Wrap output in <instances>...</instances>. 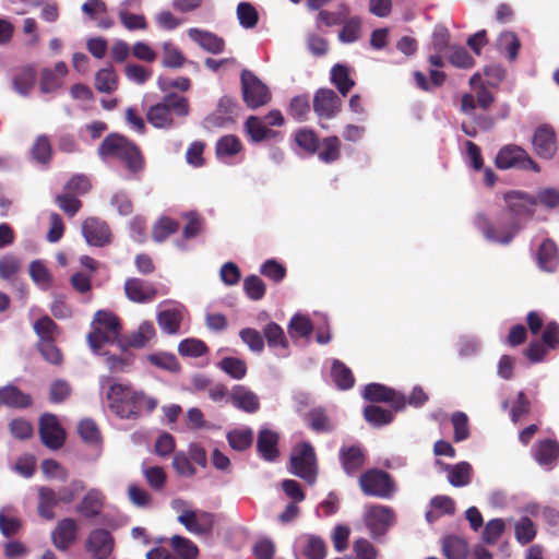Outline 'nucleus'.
I'll use <instances>...</instances> for the list:
<instances>
[{"instance_id": "obj_57", "label": "nucleus", "mask_w": 559, "mask_h": 559, "mask_svg": "<svg viewBox=\"0 0 559 559\" xmlns=\"http://www.w3.org/2000/svg\"><path fill=\"white\" fill-rule=\"evenodd\" d=\"M348 11L346 8L332 12L326 10H321L317 16V27L320 28L321 25L326 27L341 25L347 19Z\"/></svg>"}, {"instance_id": "obj_64", "label": "nucleus", "mask_w": 559, "mask_h": 559, "mask_svg": "<svg viewBox=\"0 0 559 559\" xmlns=\"http://www.w3.org/2000/svg\"><path fill=\"white\" fill-rule=\"evenodd\" d=\"M56 203L70 217H73L82 207V202L76 195L67 191L56 197Z\"/></svg>"}, {"instance_id": "obj_54", "label": "nucleus", "mask_w": 559, "mask_h": 559, "mask_svg": "<svg viewBox=\"0 0 559 559\" xmlns=\"http://www.w3.org/2000/svg\"><path fill=\"white\" fill-rule=\"evenodd\" d=\"M206 344L198 338H186L178 345V352L186 357H201L207 353Z\"/></svg>"}, {"instance_id": "obj_32", "label": "nucleus", "mask_w": 559, "mask_h": 559, "mask_svg": "<svg viewBox=\"0 0 559 559\" xmlns=\"http://www.w3.org/2000/svg\"><path fill=\"white\" fill-rule=\"evenodd\" d=\"M342 142L338 136L330 135L320 140V148L316 153L319 160L324 164H333L341 158Z\"/></svg>"}, {"instance_id": "obj_29", "label": "nucleus", "mask_w": 559, "mask_h": 559, "mask_svg": "<svg viewBox=\"0 0 559 559\" xmlns=\"http://www.w3.org/2000/svg\"><path fill=\"white\" fill-rule=\"evenodd\" d=\"M533 456L539 465L551 468L559 459V443L551 439L542 440L535 445Z\"/></svg>"}, {"instance_id": "obj_56", "label": "nucleus", "mask_w": 559, "mask_h": 559, "mask_svg": "<svg viewBox=\"0 0 559 559\" xmlns=\"http://www.w3.org/2000/svg\"><path fill=\"white\" fill-rule=\"evenodd\" d=\"M536 536V528L533 521L523 516L515 524V538L522 545H527L531 543Z\"/></svg>"}, {"instance_id": "obj_63", "label": "nucleus", "mask_w": 559, "mask_h": 559, "mask_svg": "<svg viewBox=\"0 0 559 559\" xmlns=\"http://www.w3.org/2000/svg\"><path fill=\"white\" fill-rule=\"evenodd\" d=\"M185 57L173 44L165 43L163 46V66L167 68H180L183 66Z\"/></svg>"}, {"instance_id": "obj_24", "label": "nucleus", "mask_w": 559, "mask_h": 559, "mask_svg": "<svg viewBox=\"0 0 559 559\" xmlns=\"http://www.w3.org/2000/svg\"><path fill=\"white\" fill-rule=\"evenodd\" d=\"M280 435L271 429H261L257 439V451L266 462H275L280 456Z\"/></svg>"}, {"instance_id": "obj_7", "label": "nucleus", "mask_w": 559, "mask_h": 559, "mask_svg": "<svg viewBox=\"0 0 559 559\" xmlns=\"http://www.w3.org/2000/svg\"><path fill=\"white\" fill-rule=\"evenodd\" d=\"M290 473L309 485L317 481V456L310 442L305 441L294 448L290 455Z\"/></svg>"}, {"instance_id": "obj_51", "label": "nucleus", "mask_w": 559, "mask_h": 559, "mask_svg": "<svg viewBox=\"0 0 559 559\" xmlns=\"http://www.w3.org/2000/svg\"><path fill=\"white\" fill-rule=\"evenodd\" d=\"M263 335L269 347H288V341L285 336L284 330L275 322H270L263 328Z\"/></svg>"}, {"instance_id": "obj_47", "label": "nucleus", "mask_w": 559, "mask_h": 559, "mask_svg": "<svg viewBox=\"0 0 559 559\" xmlns=\"http://www.w3.org/2000/svg\"><path fill=\"white\" fill-rule=\"evenodd\" d=\"M22 269L21 259L12 253L0 258V278L4 281H14Z\"/></svg>"}, {"instance_id": "obj_1", "label": "nucleus", "mask_w": 559, "mask_h": 559, "mask_svg": "<svg viewBox=\"0 0 559 559\" xmlns=\"http://www.w3.org/2000/svg\"><path fill=\"white\" fill-rule=\"evenodd\" d=\"M108 407L121 419H136L143 413H152L158 401L129 384L112 383L107 392Z\"/></svg>"}, {"instance_id": "obj_3", "label": "nucleus", "mask_w": 559, "mask_h": 559, "mask_svg": "<svg viewBox=\"0 0 559 559\" xmlns=\"http://www.w3.org/2000/svg\"><path fill=\"white\" fill-rule=\"evenodd\" d=\"M285 124V118L278 109H272L265 116H249L243 123V132L253 144H278L284 141V133L273 129Z\"/></svg>"}, {"instance_id": "obj_30", "label": "nucleus", "mask_w": 559, "mask_h": 559, "mask_svg": "<svg viewBox=\"0 0 559 559\" xmlns=\"http://www.w3.org/2000/svg\"><path fill=\"white\" fill-rule=\"evenodd\" d=\"M31 395L22 392L15 385H7L0 389V405L14 408H26L32 405Z\"/></svg>"}, {"instance_id": "obj_42", "label": "nucleus", "mask_w": 559, "mask_h": 559, "mask_svg": "<svg viewBox=\"0 0 559 559\" xmlns=\"http://www.w3.org/2000/svg\"><path fill=\"white\" fill-rule=\"evenodd\" d=\"M442 552L447 559H465L468 547L464 539L457 536H448L442 542Z\"/></svg>"}, {"instance_id": "obj_46", "label": "nucleus", "mask_w": 559, "mask_h": 559, "mask_svg": "<svg viewBox=\"0 0 559 559\" xmlns=\"http://www.w3.org/2000/svg\"><path fill=\"white\" fill-rule=\"evenodd\" d=\"M181 320V312L176 309L163 310L157 314L159 328L168 334H176L179 331Z\"/></svg>"}, {"instance_id": "obj_4", "label": "nucleus", "mask_w": 559, "mask_h": 559, "mask_svg": "<svg viewBox=\"0 0 559 559\" xmlns=\"http://www.w3.org/2000/svg\"><path fill=\"white\" fill-rule=\"evenodd\" d=\"M121 330L120 319L112 311L98 310L93 317L91 331L86 336L87 344L94 353H99L106 344H119Z\"/></svg>"}, {"instance_id": "obj_61", "label": "nucleus", "mask_w": 559, "mask_h": 559, "mask_svg": "<svg viewBox=\"0 0 559 559\" xmlns=\"http://www.w3.org/2000/svg\"><path fill=\"white\" fill-rule=\"evenodd\" d=\"M183 218L187 219V224L182 229V238L185 240L195 238L202 230L203 218L197 212L186 213Z\"/></svg>"}, {"instance_id": "obj_5", "label": "nucleus", "mask_w": 559, "mask_h": 559, "mask_svg": "<svg viewBox=\"0 0 559 559\" xmlns=\"http://www.w3.org/2000/svg\"><path fill=\"white\" fill-rule=\"evenodd\" d=\"M173 115L185 118L189 115V102L185 96L167 93L160 103L150 107L147 121L155 128L169 129L174 126Z\"/></svg>"}, {"instance_id": "obj_17", "label": "nucleus", "mask_w": 559, "mask_h": 559, "mask_svg": "<svg viewBox=\"0 0 559 559\" xmlns=\"http://www.w3.org/2000/svg\"><path fill=\"white\" fill-rule=\"evenodd\" d=\"M362 397L373 403H390L395 412L403 411L406 406V397L403 394L380 383L367 384Z\"/></svg>"}, {"instance_id": "obj_8", "label": "nucleus", "mask_w": 559, "mask_h": 559, "mask_svg": "<svg viewBox=\"0 0 559 559\" xmlns=\"http://www.w3.org/2000/svg\"><path fill=\"white\" fill-rule=\"evenodd\" d=\"M359 487L364 495L381 499H390L396 490L392 476L382 469L371 468L359 477Z\"/></svg>"}, {"instance_id": "obj_20", "label": "nucleus", "mask_w": 559, "mask_h": 559, "mask_svg": "<svg viewBox=\"0 0 559 559\" xmlns=\"http://www.w3.org/2000/svg\"><path fill=\"white\" fill-rule=\"evenodd\" d=\"M115 540L104 528L93 530L86 540V549L93 559H108L114 550Z\"/></svg>"}, {"instance_id": "obj_41", "label": "nucleus", "mask_w": 559, "mask_h": 559, "mask_svg": "<svg viewBox=\"0 0 559 559\" xmlns=\"http://www.w3.org/2000/svg\"><path fill=\"white\" fill-rule=\"evenodd\" d=\"M34 331L39 338L38 343L56 342L59 335V326L48 316L39 318L34 323Z\"/></svg>"}, {"instance_id": "obj_44", "label": "nucleus", "mask_w": 559, "mask_h": 559, "mask_svg": "<svg viewBox=\"0 0 559 559\" xmlns=\"http://www.w3.org/2000/svg\"><path fill=\"white\" fill-rule=\"evenodd\" d=\"M171 546L176 559H195L199 555L198 546L187 537L175 535L171 538Z\"/></svg>"}, {"instance_id": "obj_52", "label": "nucleus", "mask_w": 559, "mask_h": 559, "mask_svg": "<svg viewBox=\"0 0 559 559\" xmlns=\"http://www.w3.org/2000/svg\"><path fill=\"white\" fill-rule=\"evenodd\" d=\"M229 445L237 451H245L252 445L253 432L251 429H236L227 433Z\"/></svg>"}, {"instance_id": "obj_55", "label": "nucleus", "mask_w": 559, "mask_h": 559, "mask_svg": "<svg viewBox=\"0 0 559 559\" xmlns=\"http://www.w3.org/2000/svg\"><path fill=\"white\" fill-rule=\"evenodd\" d=\"M237 17L239 24L245 28H253L259 21L258 11L249 2H240L237 5Z\"/></svg>"}, {"instance_id": "obj_21", "label": "nucleus", "mask_w": 559, "mask_h": 559, "mask_svg": "<svg viewBox=\"0 0 559 559\" xmlns=\"http://www.w3.org/2000/svg\"><path fill=\"white\" fill-rule=\"evenodd\" d=\"M366 452L359 444L343 445L338 451V460L347 476H355L366 463Z\"/></svg>"}, {"instance_id": "obj_10", "label": "nucleus", "mask_w": 559, "mask_h": 559, "mask_svg": "<svg viewBox=\"0 0 559 559\" xmlns=\"http://www.w3.org/2000/svg\"><path fill=\"white\" fill-rule=\"evenodd\" d=\"M469 85L473 93H466L461 99V111L469 114L476 107L481 109H488L495 102L492 91L486 86V82H483V75L480 72H475L469 79Z\"/></svg>"}, {"instance_id": "obj_49", "label": "nucleus", "mask_w": 559, "mask_h": 559, "mask_svg": "<svg viewBox=\"0 0 559 559\" xmlns=\"http://www.w3.org/2000/svg\"><path fill=\"white\" fill-rule=\"evenodd\" d=\"M313 332V324L311 320L301 314L294 316L288 324V333L290 337H306L308 338Z\"/></svg>"}, {"instance_id": "obj_23", "label": "nucleus", "mask_w": 559, "mask_h": 559, "mask_svg": "<svg viewBox=\"0 0 559 559\" xmlns=\"http://www.w3.org/2000/svg\"><path fill=\"white\" fill-rule=\"evenodd\" d=\"M78 524L71 518L58 522L51 534L52 544L59 550H68L76 539Z\"/></svg>"}, {"instance_id": "obj_33", "label": "nucleus", "mask_w": 559, "mask_h": 559, "mask_svg": "<svg viewBox=\"0 0 559 559\" xmlns=\"http://www.w3.org/2000/svg\"><path fill=\"white\" fill-rule=\"evenodd\" d=\"M521 46L519 36L512 31L502 32L497 38L498 51L509 61H514L518 58Z\"/></svg>"}, {"instance_id": "obj_50", "label": "nucleus", "mask_w": 559, "mask_h": 559, "mask_svg": "<svg viewBox=\"0 0 559 559\" xmlns=\"http://www.w3.org/2000/svg\"><path fill=\"white\" fill-rule=\"evenodd\" d=\"M218 367L226 372L229 377L236 380H241L247 374L246 362L236 357H224L219 362Z\"/></svg>"}, {"instance_id": "obj_53", "label": "nucleus", "mask_w": 559, "mask_h": 559, "mask_svg": "<svg viewBox=\"0 0 559 559\" xmlns=\"http://www.w3.org/2000/svg\"><path fill=\"white\" fill-rule=\"evenodd\" d=\"M343 27L340 31L338 38L341 41L350 44L355 43L360 38L361 35V21L359 17L354 16L346 19L342 24Z\"/></svg>"}, {"instance_id": "obj_37", "label": "nucleus", "mask_w": 559, "mask_h": 559, "mask_svg": "<svg viewBox=\"0 0 559 559\" xmlns=\"http://www.w3.org/2000/svg\"><path fill=\"white\" fill-rule=\"evenodd\" d=\"M331 377L340 390H349L355 384V378L352 370L341 360H333L331 367Z\"/></svg>"}, {"instance_id": "obj_26", "label": "nucleus", "mask_w": 559, "mask_h": 559, "mask_svg": "<svg viewBox=\"0 0 559 559\" xmlns=\"http://www.w3.org/2000/svg\"><path fill=\"white\" fill-rule=\"evenodd\" d=\"M231 404L246 413H255L260 408L258 395L245 385H235L230 393Z\"/></svg>"}, {"instance_id": "obj_2", "label": "nucleus", "mask_w": 559, "mask_h": 559, "mask_svg": "<svg viewBox=\"0 0 559 559\" xmlns=\"http://www.w3.org/2000/svg\"><path fill=\"white\" fill-rule=\"evenodd\" d=\"M97 153L103 160L120 162L133 178H139L145 168V157L140 147L118 133L108 134L98 146Z\"/></svg>"}, {"instance_id": "obj_11", "label": "nucleus", "mask_w": 559, "mask_h": 559, "mask_svg": "<svg viewBox=\"0 0 559 559\" xmlns=\"http://www.w3.org/2000/svg\"><path fill=\"white\" fill-rule=\"evenodd\" d=\"M506 210L502 211L508 217L516 219L520 224L522 218H531L535 213L537 200L534 195L523 191L512 190L504 193Z\"/></svg>"}, {"instance_id": "obj_9", "label": "nucleus", "mask_w": 559, "mask_h": 559, "mask_svg": "<svg viewBox=\"0 0 559 559\" xmlns=\"http://www.w3.org/2000/svg\"><path fill=\"white\" fill-rule=\"evenodd\" d=\"M495 164L497 168L506 170L510 168H520L539 173V165L530 156V154L521 146L515 144H507L497 153Z\"/></svg>"}, {"instance_id": "obj_39", "label": "nucleus", "mask_w": 559, "mask_h": 559, "mask_svg": "<svg viewBox=\"0 0 559 559\" xmlns=\"http://www.w3.org/2000/svg\"><path fill=\"white\" fill-rule=\"evenodd\" d=\"M39 502L38 513L46 520L55 518L53 508L59 503L57 492L48 487H40L38 490Z\"/></svg>"}, {"instance_id": "obj_14", "label": "nucleus", "mask_w": 559, "mask_h": 559, "mask_svg": "<svg viewBox=\"0 0 559 559\" xmlns=\"http://www.w3.org/2000/svg\"><path fill=\"white\" fill-rule=\"evenodd\" d=\"M395 521V513L388 506H371L365 515V523L373 538L385 535Z\"/></svg>"}, {"instance_id": "obj_58", "label": "nucleus", "mask_w": 559, "mask_h": 559, "mask_svg": "<svg viewBox=\"0 0 559 559\" xmlns=\"http://www.w3.org/2000/svg\"><path fill=\"white\" fill-rule=\"evenodd\" d=\"M304 555L307 559H324L326 556V546L324 540L318 536H307Z\"/></svg>"}, {"instance_id": "obj_34", "label": "nucleus", "mask_w": 559, "mask_h": 559, "mask_svg": "<svg viewBox=\"0 0 559 559\" xmlns=\"http://www.w3.org/2000/svg\"><path fill=\"white\" fill-rule=\"evenodd\" d=\"M537 261L544 271L554 272L559 263L558 249L556 243L546 239L542 242L537 251Z\"/></svg>"}, {"instance_id": "obj_36", "label": "nucleus", "mask_w": 559, "mask_h": 559, "mask_svg": "<svg viewBox=\"0 0 559 559\" xmlns=\"http://www.w3.org/2000/svg\"><path fill=\"white\" fill-rule=\"evenodd\" d=\"M243 150L241 140L235 134H227L218 139L215 145V154L218 159L234 157Z\"/></svg>"}, {"instance_id": "obj_27", "label": "nucleus", "mask_w": 559, "mask_h": 559, "mask_svg": "<svg viewBox=\"0 0 559 559\" xmlns=\"http://www.w3.org/2000/svg\"><path fill=\"white\" fill-rule=\"evenodd\" d=\"M438 464L448 474V481L453 487H465L471 484L473 477V467L468 462L456 464H447L438 461Z\"/></svg>"}, {"instance_id": "obj_12", "label": "nucleus", "mask_w": 559, "mask_h": 559, "mask_svg": "<svg viewBox=\"0 0 559 559\" xmlns=\"http://www.w3.org/2000/svg\"><path fill=\"white\" fill-rule=\"evenodd\" d=\"M241 92L246 105L257 109L271 100L267 86L253 72H241Z\"/></svg>"}, {"instance_id": "obj_60", "label": "nucleus", "mask_w": 559, "mask_h": 559, "mask_svg": "<svg viewBox=\"0 0 559 559\" xmlns=\"http://www.w3.org/2000/svg\"><path fill=\"white\" fill-rule=\"evenodd\" d=\"M310 112V104L308 96L300 95L296 96L290 100L289 107H288V115L297 120L302 121L307 118L308 114Z\"/></svg>"}, {"instance_id": "obj_43", "label": "nucleus", "mask_w": 559, "mask_h": 559, "mask_svg": "<svg viewBox=\"0 0 559 559\" xmlns=\"http://www.w3.org/2000/svg\"><path fill=\"white\" fill-rule=\"evenodd\" d=\"M449 63L455 68L468 69L474 67L475 61L468 50L461 45H452L444 53Z\"/></svg>"}, {"instance_id": "obj_16", "label": "nucleus", "mask_w": 559, "mask_h": 559, "mask_svg": "<svg viewBox=\"0 0 559 559\" xmlns=\"http://www.w3.org/2000/svg\"><path fill=\"white\" fill-rule=\"evenodd\" d=\"M39 437L45 447L50 450L62 448L66 441V431L57 416L44 414L39 419Z\"/></svg>"}, {"instance_id": "obj_31", "label": "nucleus", "mask_w": 559, "mask_h": 559, "mask_svg": "<svg viewBox=\"0 0 559 559\" xmlns=\"http://www.w3.org/2000/svg\"><path fill=\"white\" fill-rule=\"evenodd\" d=\"M104 506V496L99 490L91 489L83 497L80 504L76 507L78 512L87 519L96 518Z\"/></svg>"}, {"instance_id": "obj_22", "label": "nucleus", "mask_w": 559, "mask_h": 559, "mask_svg": "<svg viewBox=\"0 0 559 559\" xmlns=\"http://www.w3.org/2000/svg\"><path fill=\"white\" fill-rule=\"evenodd\" d=\"M341 106V98L332 90L321 88L314 95L313 110L320 118L335 117L340 112Z\"/></svg>"}, {"instance_id": "obj_18", "label": "nucleus", "mask_w": 559, "mask_h": 559, "mask_svg": "<svg viewBox=\"0 0 559 559\" xmlns=\"http://www.w3.org/2000/svg\"><path fill=\"white\" fill-rule=\"evenodd\" d=\"M82 233L86 242L94 247H104L111 241L108 224L97 217H88L82 223Z\"/></svg>"}, {"instance_id": "obj_48", "label": "nucleus", "mask_w": 559, "mask_h": 559, "mask_svg": "<svg viewBox=\"0 0 559 559\" xmlns=\"http://www.w3.org/2000/svg\"><path fill=\"white\" fill-rule=\"evenodd\" d=\"M445 78V72H415L414 75L416 85L427 92L441 86Z\"/></svg>"}, {"instance_id": "obj_15", "label": "nucleus", "mask_w": 559, "mask_h": 559, "mask_svg": "<svg viewBox=\"0 0 559 559\" xmlns=\"http://www.w3.org/2000/svg\"><path fill=\"white\" fill-rule=\"evenodd\" d=\"M532 145L535 154L543 159H552L558 152V140L550 124H540L533 133Z\"/></svg>"}, {"instance_id": "obj_38", "label": "nucleus", "mask_w": 559, "mask_h": 559, "mask_svg": "<svg viewBox=\"0 0 559 559\" xmlns=\"http://www.w3.org/2000/svg\"><path fill=\"white\" fill-rule=\"evenodd\" d=\"M306 420L311 430L323 433L334 429L326 412L322 407H314L306 414Z\"/></svg>"}, {"instance_id": "obj_25", "label": "nucleus", "mask_w": 559, "mask_h": 559, "mask_svg": "<svg viewBox=\"0 0 559 559\" xmlns=\"http://www.w3.org/2000/svg\"><path fill=\"white\" fill-rule=\"evenodd\" d=\"M187 34L191 40L207 52L217 55L225 49V40L212 32L192 27L187 31Z\"/></svg>"}, {"instance_id": "obj_6", "label": "nucleus", "mask_w": 559, "mask_h": 559, "mask_svg": "<svg viewBox=\"0 0 559 559\" xmlns=\"http://www.w3.org/2000/svg\"><path fill=\"white\" fill-rule=\"evenodd\" d=\"M474 225L488 241L502 245L510 243L520 229L516 219L508 217L502 212L498 215L495 224L485 214L479 213L474 218Z\"/></svg>"}, {"instance_id": "obj_62", "label": "nucleus", "mask_w": 559, "mask_h": 559, "mask_svg": "<svg viewBox=\"0 0 559 559\" xmlns=\"http://www.w3.org/2000/svg\"><path fill=\"white\" fill-rule=\"evenodd\" d=\"M239 336L252 352L261 353L264 349V338L258 330L245 328L239 332Z\"/></svg>"}, {"instance_id": "obj_35", "label": "nucleus", "mask_w": 559, "mask_h": 559, "mask_svg": "<svg viewBox=\"0 0 559 559\" xmlns=\"http://www.w3.org/2000/svg\"><path fill=\"white\" fill-rule=\"evenodd\" d=\"M294 142L305 153L314 155L320 148V138L309 128H299L294 132Z\"/></svg>"}, {"instance_id": "obj_40", "label": "nucleus", "mask_w": 559, "mask_h": 559, "mask_svg": "<svg viewBox=\"0 0 559 559\" xmlns=\"http://www.w3.org/2000/svg\"><path fill=\"white\" fill-rule=\"evenodd\" d=\"M179 223L168 216L157 219L152 227V238L155 242H164L171 235L179 230Z\"/></svg>"}, {"instance_id": "obj_28", "label": "nucleus", "mask_w": 559, "mask_h": 559, "mask_svg": "<svg viewBox=\"0 0 559 559\" xmlns=\"http://www.w3.org/2000/svg\"><path fill=\"white\" fill-rule=\"evenodd\" d=\"M156 335L155 328L152 322L144 321L139 329L132 332L127 338L119 341V347L126 350L128 347L143 348Z\"/></svg>"}, {"instance_id": "obj_45", "label": "nucleus", "mask_w": 559, "mask_h": 559, "mask_svg": "<svg viewBox=\"0 0 559 559\" xmlns=\"http://www.w3.org/2000/svg\"><path fill=\"white\" fill-rule=\"evenodd\" d=\"M364 418L370 425L381 427L391 424L394 415L381 406L368 405L364 408Z\"/></svg>"}, {"instance_id": "obj_13", "label": "nucleus", "mask_w": 559, "mask_h": 559, "mask_svg": "<svg viewBox=\"0 0 559 559\" xmlns=\"http://www.w3.org/2000/svg\"><path fill=\"white\" fill-rule=\"evenodd\" d=\"M177 520L188 532L198 536L212 535L216 523L215 514L204 510H183Z\"/></svg>"}, {"instance_id": "obj_59", "label": "nucleus", "mask_w": 559, "mask_h": 559, "mask_svg": "<svg viewBox=\"0 0 559 559\" xmlns=\"http://www.w3.org/2000/svg\"><path fill=\"white\" fill-rule=\"evenodd\" d=\"M243 290L251 300H260L265 295V284L257 275H249L243 280Z\"/></svg>"}, {"instance_id": "obj_19", "label": "nucleus", "mask_w": 559, "mask_h": 559, "mask_svg": "<svg viewBox=\"0 0 559 559\" xmlns=\"http://www.w3.org/2000/svg\"><path fill=\"white\" fill-rule=\"evenodd\" d=\"M124 294L127 298L135 304H147L158 295L154 284L139 277H129L124 282Z\"/></svg>"}]
</instances>
